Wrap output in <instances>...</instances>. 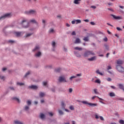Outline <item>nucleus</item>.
I'll return each mask as SVG.
<instances>
[{"label": "nucleus", "instance_id": "nucleus-53", "mask_svg": "<svg viewBox=\"0 0 124 124\" xmlns=\"http://www.w3.org/2000/svg\"><path fill=\"white\" fill-rule=\"evenodd\" d=\"M76 22V20H73V21H72V24L73 25H74V24H75Z\"/></svg>", "mask_w": 124, "mask_h": 124}, {"label": "nucleus", "instance_id": "nucleus-59", "mask_svg": "<svg viewBox=\"0 0 124 124\" xmlns=\"http://www.w3.org/2000/svg\"><path fill=\"white\" fill-rule=\"evenodd\" d=\"M95 97H97V96H93V97H92V99L93 100V99H94V98H95Z\"/></svg>", "mask_w": 124, "mask_h": 124}, {"label": "nucleus", "instance_id": "nucleus-16", "mask_svg": "<svg viewBox=\"0 0 124 124\" xmlns=\"http://www.w3.org/2000/svg\"><path fill=\"white\" fill-rule=\"evenodd\" d=\"M12 99L13 100H16V101H17L18 103H20V100L19 99V98L16 97L12 98Z\"/></svg>", "mask_w": 124, "mask_h": 124}, {"label": "nucleus", "instance_id": "nucleus-50", "mask_svg": "<svg viewBox=\"0 0 124 124\" xmlns=\"http://www.w3.org/2000/svg\"><path fill=\"white\" fill-rule=\"evenodd\" d=\"M90 23L91 25H92L93 26H94V25H95V23L93 22H91Z\"/></svg>", "mask_w": 124, "mask_h": 124}, {"label": "nucleus", "instance_id": "nucleus-14", "mask_svg": "<svg viewBox=\"0 0 124 124\" xmlns=\"http://www.w3.org/2000/svg\"><path fill=\"white\" fill-rule=\"evenodd\" d=\"M75 44H78L79 43H81V40L79 39V38H77L76 39V41L74 42Z\"/></svg>", "mask_w": 124, "mask_h": 124}, {"label": "nucleus", "instance_id": "nucleus-17", "mask_svg": "<svg viewBox=\"0 0 124 124\" xmlns=\"http://www.w3.org/2000/svg\"><path fill=\"white\" fill-rule=\"evenodd\" d=\"M82 0H74V3L75 4H80V1Z\"/></svg>", "mask_w": 124, "mask_h": 124}, {"label": "nucleus", "instance_id": "nucleus-2", "mask_svg": "<svg viewBox=\"0 0 124 124\" xmlns=\"http://www.w3.org/2000/svg\"><path fill=\"white\" fill-rule=\"evenodd\" d=\"M90 55H91V56H94L95 55V54L94 53V52H93V51H87L85 52H84V57H89V56H90Z\"/></svg>", "mask_w": 124, "mask_h": 124}, {"label": "nucleus", "instance_id": "nucleus-63", "mask_svg": "<svg viewBox=\"0 0 124 124\" xmlns=\"http://www.w3.org/2000/svg\"><path fill=\"white\" fill-rule=\"evenodd\" d=\"M109 55H110V53H108L107 54V58H108Z\"/></svg>", "mask_w": 124, "mask_h": 124}, {"label": "nucleus", "instance_id": "nucleus-35", "mask_svg": "<svg viewBox=\"0 0 124 124\" xmlns=\"http://www.w3.org/2000/svg\"><path fill=\"white\" fill-rule=\"evenodd\" d=\"M17 85H19V86H23V85H25V84L21 82H17Z\"/></svg>", "mask_w": 124, "mask_h": 124}, {"label": "nucleus", "instance_id": "nucleus-48", "mask_svg": "<svg viewBox=\"0 0 124 124\" xmlns=\"http://www.w3.org/2000/svg\"><path fill=\"white\" fill-rule=\"evenodd\" d=\"M95 119H99V117L98 115H97V114H95Z\"/></svg>", "mask_w": 124, "mask_h": 124}, {"label": "nucleus", "instance_id": "nucleus-22", "mask_svg": "<svg viewBox=\"0 0 124 124\" xmlns=\"http://www.w3.org/2000/svg\"><path fill=\"white\" fill-rule=\"evenodd\" d=\"M61 106H62V108L64 109L65 108L66 105L64 104V102L62 101L61 102Z\"/></svg>", "mask_w": 124, "mask_h": 124}, {"label": "nucleus", "instance_id": "nucleus-30", "mask_svg": "<svg viewBox=\"0 0 124 124\" xmlns=\"http://www.w3.org/2000/svg\"><path fill=\"white\" fill-rule=\"evenodd\" d=\"M96 73H97L98 74H99L100 75H101V76H103V74L102 73H101L100 71H99V70H97L96 71Z\"/></svg>", "mask_w": 124, "mask_h": 124}, {"label": "nucleus", "instance_id": "nucleus-18", "mask_svg": "<svg viewBox=\"0 0 124 124\" xmlns=\"http://www.w3.org/2000/svg\"><path fill=\"white\" fill-rule=\"evenodd\" d=\"M123 61L121 59H119L117 61V64H123Z\"/></svg>", "mask_w": 124, "mask_h": 124}, {"label": "nucleus", "instance_id": "nucleus-62", "mask_svg": "<svg viewBox=\"0 0 124 124\" xmlns=\"http://www.w3.org/2000/svg\"><path fill=\"white\" fill-rule=\"evenodd\" d=\"M7 69H6V68H2V71H5V70H6Z\"/></svg>", "mask_w": 124, "mask_h": 124}, {"label": "nucleus", "instance_id": "nucleus-49", "mask_svg": "<svg viewBox=\"0 0 124 124\" xmlns=\"http://www.w3.org/2000/svg\"><path fill=\"white\" fill-rule=\"evenodd\" d=\"M73 91V90L72 89V88H70L69 89V93H72Z\"/></svg>", "mask_w": 124, "mask_h": 124}, {"label": "nucleus", "instance_id": "nucleus-15", "mask_svg": "<svg viewBox=\"0 0 124 124\" xmlns=\"http://www.w3.org/2000/svg\"><path fill=\"white\" fill-rule=\"evenodd\" d=\"M111 68H112V67H111V66H108L107 70H108V73H109V74H113V73H112V72L109 71V69H111Z\"/></svg>", "mask_w": 124, "mask_h": 124}, {"label": "nucleus", "instance_id": "nucleus-23", "mask_svg": "<svg viewBox=\"0 0 124 124\" xmlns=\"http://www.w3.org/2000/svg\"><path fill=\"white\" fill-rule=\"evenodd\" d=\"M39 46H36V47L32 50L33 52L34 51H37V50H39Z\"/></svg>", "mask_w": 124, "mask_h": 124}, {"label": "nucleus", "instance_id": "nucleus-46", "mask_svg": "<svg viewBox=\"0 0 124 124\" xmlns=\"http://www.w3.org/2000/svg\"><path fill=\"white\" fill-rule=\"evenodd\" d=\"M72 35H76V33L75 32V31H73L72 32Z\"/></svg>", "mask_w": 124, "mask_h": 124}, {"label": "nucleus", "instance_id": "nucleus-55", "mask_svg": "<svg viewBox=\"0 0 124 124\" xmlns=\"http://www.w3.org/2000/svg\"><path fill=\"white\" fill-rule=\"evenodd\" d=\"M110 88H111V89H113L114 90L116 89V87H115L114 86H111Z\"/></svg>", "mask_w": 124, "mask_h": 124}, {"label": "nucleus", "instance_id": "nucleus-36", "mask_svg": "<svg viewBox=\"0 0 124 124\" xmlns=\"http://www.w3.org/2000/svg\"><path fill=\"white\" fill-rule=\"evenodd\" d=\"M119 124H124V121L123 120H120L119 121Z\"/></svg>", "mask_w": 124, "mask_h": 124}, {"label": "nucleus", "instance_id": "nucleus-57", "mask_svg": "<svg viewBox=\"0 0 124 124\" xmlns=\"http://www.w3.org/2000/svg\"><path fill=\"white\" fill-rule=\"evenodd\" d=\"M0 79H1V80H4V77H3V76L0 77Z\"/></svg>", "mask_w": 124, "mask_h": 124}, {"label": "nucleus", "instance_id": "nucleus-19", "mask_svg": "<svg viewBox=\"0 0 124 124\" xmlns=\"http://www.w3.org/2000/svg\"><path fill=\"white\" fill-rule=\"evenodd\" d=\"M75 50H78V51H82L83 48L82 47H79L78 46L74 47Z\"/></svg>", "mask_w": 124, "mask_h": 124}, {"label": "nucleus", "instance_id": "nucleus-60", "mask_svg": "<svg viewBox=\"0 0 124 124\" xmlns=\"http://www.w3.org/2000/svg\"><path fill=\"white\" fill-rule=\"evenodd\" d=\"M48 114H49V116H53V115L52 112H49Z\"/></svg>", "mask_w": 124, "mask_h": 124}, {"label": "nucleus", "instance_id": "nucleus-64", "mask_svg": "<svg viewBox=\"0 0 124 124\" xmlns=\"http://www.w3.org/2000/svg\"><path fill=\"white\" fill-rule=\"evenodd\" d=\"M72 124H76V122H75V121H73Z\"/></svg>", "mask_w": 124, "mask_h": 124}, {"label": "nucleus", "instance_id": "nucleus-45", "mask_svg": "<svg viewBox=\"0 0 124 124\" xmlns=\"http://www.w3.org/2000/svg\"><path fill=\"white\" fill-rule=\"evenodd\" d=\"M99 118L101 121H104V118H103V117L100 116Z\"/></svg>", "mask_w": 124, "mask_h": 124}, {"label": "nucleus", "instance_id": "nucleus-39", "mask_svg": "<svg viewBox=\"0 0 124 124\" xmlns=\"http://www.w3.org/2000/svg\"><path fill=\"white\" fill-rule=\"evenodd\" d=\"M69 109H70V110H74V107L73 106H71L69 107Z\"/></svg>", "mask_w": 124, "mask_h": 124}, {"label": "nucleus", "instance_id": "nucleus-7", "mask_svg": "<svg viewBox=\"0 0 124 124\" xmlns=\"http://www.w3.org/2000/svg\"><path fill=\"white\" fill-rule=\"evenodd\" d=\"M82 76V74H78L76 75V76H72L70 78V80H72V79H74L77 78V77H81Z\"/></svg>", "mask_w": 124, "mask_h": 124}, {"label": "nucleus", "instance_id": "nucleus-9", "mask_svg": "<svg viewBox=\"0 0 124 124\" xmlns=\"http://www.w3.org/2000/svg\"><path fill=\"white\" fill-rule=\"evenodd\" d=\"M110 16H112L114 19L115 20H121L122 19V17L121 16H115L114 15H110Z\"/></svg>", "mask_w": 124, "mask_h": 124}, {"label": "nucleus", "instance_id": "nucleus-25", "mask_svg": "<svg viewBox=\"0 0 124 124\" xmlns=\"http://www.w3.org/2000/svg\"><path fill=\"white\" fill-rule=\"evenodd\" d=\"M44 95H45V93H44L40 92L39 93V96L40 97H43V96H44Z\"/></svg>", "mask_w": 124, "mask_h": 124}, {"label": "nucleus", "instance_id": "nucleus-58", "mask_svg": "<svg viewBox=\"0 0 124 124\" xmlns=\"http://www.w3.org/2000/svg\"><path fill=\"white\" fill-rule=\"evenodd\" d=\"M91 8H93V9H95V8H96V7L95 6H91Z\"/></svg>", "mask_w": 124, "mask_h": 124}, {"label": "nucleus", "instance_id": "nucleus-27", "mask_svg": "<svg viewBox=\"0 0 124 124\" xmlns=\"http://www.w3.org/2000/svg\"><path fill=\"white\" fill-rule=\"evenodd\" d=\"M14 123L15 124H23V123L19 121H15Z\"/></svg>", "mask_w": 124, "mask_h": 124}, {"label": "nucleus", "instance_id": "nucleus-10", "mask_svg": "<svg viewBox=\"0 0 124 124\" xmlns=\"http://www.w3.org/2000/svg\"><path fill=\"white\" fill-rule=\"evenodd\" d=\"M59 81L60 82H66V80H65V78L64 77H60L59 78Z\"/></svg>", "mask_w": 124, "mask_h": 124}, {"label": "nucleus", "instance_id": "nucleus-37", "mask_svg": "<svg viewBox=\"0 0 124 124\" xmlns=\"http://www.w3.org/2000/svg\"><path fill=\"white\" fill-rule=\"evenodd\" d=\"M27 103V105H31V102L30 100H28Z\"/></svg>", "mask_w": 124, "mask_h": 124}, {"label": "nucleus", "instance_id": "nucleus-32", "mask_svg": "<svg viewBox=\"0 0 124 124\" xmlns=\"http://www.w3.org/2000/svg\"><path fill=\"white\" fill-rule=\"evenodd\" d=\"M30 22L31 23H34V24H37V22H36V21H35V19H32L30 20Z\"/></svg>", "mask_w": 124, "mask_h": 124}, {"label": "nucleus", "instance_id": "nucleus-51", "mask_svg": "<svg viewBox=\"0 0 124 124\" xmlns=\"http://www.w3.org/2000/svg\"><path fill=\"white\" fill-rule=\"evenodd\" d=\"M8 42H9V43H14V41H13V40H9V41H8Z\"/></svg>", "mask_w": 124, "mask_h": 124}, {"label": "nucleus", "instance_id": "nucleus-11", "mask_svg": "<svg viewBox=\"0 0 124 124\" xmlns=\"http://www.w3.org/2000/svg\"><path fill=\"white\" fill-rule=\"evenodd\" d=\"M118 86L119 89H120V90H122L123 91H124V84L119 83L118 84Z\"/></svg>", "mask_w": 124, "mask_h": 124}, {"label": "nucleus", "instance_id": "nucleus-8", "mask_svg": "<svg viewBox=\"0 0 124 124\" xmlns=\"http://www.w3.org/2000/svg\"><path fill=\"white\" fill-rule=\"evenodd\" d=\"M15 33L17 37H20V36H22L24 34V33L22 32H16Z\"/></svg>", "mask_w": 124, "mask_h": 124}, {"label": "nucleus", "instance_id": "nucleus-26", "mask_svg": "<svg viewBox=\"0 0 124 124\" xmlns=\"http://www.w3.org/2000/svg\"><path fill=\"white\" fill-rule=\"evenodd\" d=\"M55 72H61V71H62V69L61 68H58L55 69Z\"/></svg>", "mask_w": 124, "mask_h": 124}, {"label": "nucleus", "instance_id": "nucleus-43", "mask_svg": "<svg viewBox=\"0 0 124 124\" xmlns=\"http://www.w3.org/2000/svg\"><path fill=\"white\" fill-rule=\"evenodd\" d=\"M59 113L60 115H63V112H62V110H60L59 111Z\"/></svg>", "mask_w": 124, "mask_h": 124}, {"label": "nucleus", "instance_id": "nucleus-6", "mask_svg": "<svg viewBox=\"0 0 124 124\" xmlns=\"http://www.w3.org/2000/svg\"><path fill=\"white\" fill-rule=\"evenodd\" d=\"M116 68L118 71H119V72H121V73L124 72V68L123 66L121 65H117L116 66Z\"/></svg>", "mask_w": 124, "mask_h": 124}, {"label": "nucleus", "instance_id": "nucleus-38", "mask_svg": "<svg viewBox=\"0 0 124 124\" xmlns=\"http://www.w3.org/2000/svg\"><path fill=\"white\" fill-rule=\"evenodd\" d=\"M32 34V33L27 34L26 35V37H29L31 36Z\"/></svg>", "mask_w": 124, "mask_h": 124}, {"label": "nucleus", "instance_id": "nucleus-33", "mask_svg": "<svg viewBox=\"0 0 124 124\" xmlns=\"http://www.w3.org/2000/svg\"><path fill=\"white\" fill-rule=\"evenodd\" d=\"M83 40L84 41H89V37H85Z\"/></svg>", "mask_w": 124, "mask_h": 124}, {"label": "nucleus", "instance_id": "nucleus-44", "mask_svg": "<svg viewBox=\"0 0 124 124\" xmlns=\"http://www.w3.org/2000/svg\"><path fill=\"white\" fill-rule=\"evenodd\" d=\"M116 30H117V31H123L120 27H117Z\"/></svg>", "mask_w": 124, "mask_h": 124}, {"label": "nucleus", "instance_id": "nucleus-41", "mask_svg": "<svg viewBox=\"0 0 124 124\" xmlns=\"http://www.w3.org/2000/svg\"><path fill=\"white\" fill-rule=\"evenodd\" d=\"M95 83H98V84H100L101 82L99 79H97L95 81Z\"/></svg>", "mask_w": 124, "mask_h": 124}, {"label": "nucleus", "instance_id": "nucleus-3", "mask_svg": "<svg viewBox=\"0 0 124 124\" xmlns=\"http://www.w3.org/2000/svg\"><path fill=\"white\" fill-rule=\"evenodd\" d=\"M12 16L11 13H7L0 17V20H4L6 18H10Z\"/></svg>", "mask_w": 124, "mask_h": 124}, {"label": "nucleus", "instance_id": "nucleus-24", "mask_svg": "<svg viewBox=\"0 0 124 124\" xmlns=\"http://www.w3.org/2000/svg\"><path fill=\"white\" fill-rule=\"evenodd\" d=\"M35 57H40L41 56V52L40 51L38 52L35 55Z\"/></svg>", "mask_w": 124, "mask_h": 124}, {"label": "nucleus", "instance_id": "nucleus-42", "mask_svg": "<svg viewBox=\"0 0 124 124\" xmlns=\"http://www.w3.org/2000/svg\"><path fill=\"white\" fill-rule=\"evenodd\" d=\"M107 81H108V82H111V81H112V78H107Z\"/></svg>", "mask_w": 124, "mask_h": 124}, {"label": "nucleus", "instance_id": "nucleus-5", "mask_svg": "<svg viewBox=\"0 0 124 124\" xmlns=\"http://www.w3.org/2000/svg\"><path fill=\"white\" fill-rule=\"evenodd\" d=\"M26 14H28V15H36V11L33 10H31L29 11L26 12Z\"/></svg>", "mask_w": 124, "mask_h": 124}, {"label": "nucleus", "instance_id": "nucleus-20", "mask_svg": "<svg viewBox=\"0 0 124 124\" xmlns=\"http://www.w3.org/2000/svg\"><path fill=\"white\" fill-rule=\"evenodd\" d=\"M40 118L42 120H43V119H44V118H45V115H44V114H43V113H40Z\"/></svg>", "mask_w": 124, "mask_h": 124}, {"label": "nucleus", "instance_id": "nucleus-40", "mask_svg": "<svg viewBox=\"0 0 124 124\" xmlns=\"http://www.w3.org/2000/svg\"><path fill=\"white\" fill-rule=\"evenodd\" d=\"M31 74V72L30 71H28L26 74L25 75V77H27L28 76V75H30V74Z\"/></svg>", "mask_w": 124, "mask_h": 124}, {"label": "nucleus", "instance_id": "nucleus-12", "mask_svg": "<svg viewBox=\"0 0 124 124\" xmlns=\"http://www.w3.org/2000/svg\"><path fill=\"white\" fill-rule=\"evenodd\" d=\"M96 60V56H93L91 58H88V61L90 62H93V61H95Z\"/></svg>", "mask_w": 124, "mask_h": 124}, {"label": "nucleus", "instance_id": "nucleus-4", "mask_svg": "<svg viewBox=\"0 0 124 124\" xmlns=\"http://www.w3.org/2000/svg\"><path fill=\"white\" fill-rule=\"evenodd\" d=\"M81 103H83V104H87L88 105H89L90 106H97V104H93L92 103H89L87 101H81Z\"/></svg>", "mask_w": 124, "mask_h": 124}, {"label": "nucleus", "instance_id": "nucleus-56", "mask_svg": "<svg viewBox=\"0 0 124 124\" xmlns=\"http://www.w3.org/2000/svg\"><path fill=\"white\" fill-rule=\"evenodd\" d=\"M77 57H78V58H80L81 57V55L79 54H77Z\"/></svg>", "mask_w": 124, "mask_h": 124}, {"label": "nucleus", "instance_id": "nucleus-13", "mask_svg": "<svg viewBox=\"0 0 124 124\" xmlns=\"http://www.w3.org/2000/svg\"><path fill=\"white\" fill-rule=\"evenodd\" d=\"M29 88L30 89H32L33 90H37V89H38V87L36 85H31L29 86Z\"/></svg>", "mask_w": 124, "mask_h": 124}, {"label": "nucleus", "instance_id": "nucleus-28", "mask_svg": "<svg viewBox=\"0 0 124 124\" xmlns=\"http://www.w3.org/2000/svg\"><path fill=\"white\" fill-rule=\"evenodd\" d=\"M76 24L77 25L78 24H81V21L79 19H77L76 20Z\"/></svg>", "mask_w": 124, "mask_h": 124}, {"label": "nucleus", "instance_id": "nucleus-1", "mask_svg": "<svg viewBox=\"0 0 124 124\" xmlns=\"http://www.w3.org/2000/svg\"><path fill=\"white\" fill-rule=\"evenodd\" d=\"M21 25H22V27L25 29H27V28H29V27H30V24L27 19H23L21 23Z\"/></svg>", "mask_w": 124, "mask_h": 124}, {"label": "nucleus", "instance_id": "nucleus-61", "mask_svg": "<svg viewBox=\"0 0 124 124\" xmlns=\"http://www.w3.org/2000/svg\"><path fill=\"white\" fill-rule=\"evenodd\" d=\"M119 7L121 8L122 9H124V7L123 6H119Z\"/></svg>", "mask_w": 124, "mask_h": 124}, {"label": "nucleus", "instance_id": "nucleus-21", "mask_svg": "<svg viewBox=\"0 0 124 124\" xmlns=\"http://www.w3.org/2000/svg\"><path fill=\"white\" fill-rule=\"evenodd\" d=\"M109 96L113 97L114 96H116V94L113 92H111L109 93Z\"/></svg>", "mask_w": 124, "mask_h": 124}, {"label": "nucleus", "instance_id": "nucleus-47", "mask_svg": "<svg viewBox=\"0 0 124 124\" xmlns=\"http://www.w3.org/2000/svg\"><path fill=\"white\" fill-rule=\"evenodd\" d=\"M49 32H54V29H50L49 30Z\"/></svg>", "mask_w": 124, "mask_h": 124}, {"label": "nucleus", "instance_id": "nucleus-31", "mask_svg": "<svg viewBox=\"0 0 124 124\" xmlns=\"http://www.w3.org/2000/svg\"><path fill=\"white\" fill-rule=\"evenodd\" d=\"M29 109H30V107L28 106H26L24 107V110H25V111H28V110H29Z\"/></svg>", "mask_w": 124, "mask_h": 124}, {"label": "nucleus", "instance_id": "nucleus-54", "mask_svg": "<svg viewBox=\"0 0 124 124\" xmlns=\"http://www.w3.org/2000/svg\"><path fill=\"white\" fill-rule=\"evenodd\" d=\"M104 41L107 42L108 41V38L107 37H106L104 39Z\"/></svg>", "mask_w": 124, "mask_h": 124}, {"label": "nucleus", "instance_id": "nucleus-34", "mask_svg": "<svg viewBox=\"0 0 124 124\" xmlns=\"http://www.w3.org/2000/svg\"><path fill=\"white\" fill-rule=\"evenodd\" d=\"M52 46L53 47V48H55V46H56V42H52Z\"/></svg>", "mask_w": 124, "mask_h": 124}, {"label": "nucleus", "instance_id": "nucleus-52", "mask_svg": "<svg viewBox=\"0 0 124 124\" xmlns=\"http://www.w3.org/2000/svg\"><path fill=\"white\" fill-rule=\"evenodd\" d=\"M43 83L44 86H46L47 85V82H43Z\"/></svg>", "mask_w": 124, "mask_h": 124}, {"label": "nucleus", "instance_id": "nucleus-29", "mask_svg": "<svg viewBox=\"0 0 124 124\" xmlns=\"http://www.w3.org/2000/svg\"><path fill=\"white\" fill-rule=\"evenodd\" d=\"M93 92H94V93H95V94H98L99 93V92H97V89H94Z\"/></svg>", "mask_w": 124, "mask_h": 124}]
</instances>
